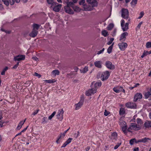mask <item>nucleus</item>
Here are the masks:
<instances>
[{
  "label": "nucleus",
  "instance_id": "393cba45",
  "mask_svg": "<svg viewBox=\"0 0 151 151\" xmlns=\"http://www.w3.org/2000/svg\"><path fill=\"white\" fill-rule=\"evenodd\" d=\"M145 98L147 99L150 97H151V93L150 92L148 91L145 93L144 94Z\"/></svg>",
  "mask_w": 151,
  "mask_h": 151
},
{
  "label": "nucleus",
  "instance_id": "4be33fe9",
  "mask_svg": "<svg viewBox=\"0 0 151 151\" xmlns=\"http://www.w3.org/2000/svg\"><path fill=\"white\" fill-rule=\"evenodd\" d=\"M69 0H67V7H71L73 8V6L74 5V4L73 2H68Z\"/></svg>",
  "mask_w": 151,
  "mask_h": 151
},
{
  "label": "nucleus",
  "instance_id": "c85d7f7f",
  "mask_svg": "<svg viewBox=\"0 0 151 151\" xmlns=\"http://www.w3.org/2000/svg\"><path fill=\"white\" fill-rule=\"evenodd\" d=\"M102 35L104 37H106L109 35L108 32L106 30H104L101 32Z\"/></svg>",
  "mask_w": 151,
  "mask_h": 151
},
{
  "label": "nucleus",
  "instance_id": "052dcab7",
  "mask_svg": "<svg viewBox=\"0 0 151 151\" xmlns=\"http://www.w3.org/2000/svg\"><path fill=\"white\" fill-rule=\"evenodd\" d=\"M112 136L114 137V138H116L117 137V134L116 133L114 132L112 134Z\"/></svg>",
  "mask_w": 151,
  "mask_h": 151
},
{
  "label": "nucleus",
  "instance_id": "a19ab883",
  "mask_svg": "<svg viewBox=\"0 0 151 151\" xmlns=\"http://www.w3.org/2000/svg\"><path fill=\"white\" fill-rule=\"evenodd\" d=\"M8 69V67H6L2 70L1 73V74L2 75H4L5 74L6 71Z\"/></svg>",
  "mask_w": 151,
  "mask_h": 151
},
{
  "label": "nucleus",
  "instance_id": "ea45409f",
  "mask_svg": "<svg viewBox=\"0 0 151 151\" xmlns=\"http://www.w3.org/2000/svg\"><path fill=\"white\" fill-rule=\"evenodd\" d=\"M4 4L6 6H8L9 4V0H2Z\"/></svg>",
  "mask_w": 151,
  "mask_h": 151
},
{
  "label": "nucleus",
  "instance_id": "2eb2a0df",
  "mask_svg": "<svg viewBox=\"0 0 151 151\" xmlns=\"http://www.w3.org/2000/svg\"><path fill=\"white\" fill-rule=\"evenodd\" d=\"M102 62L101 61H97L94 62L95 66L99 68H101L102 67Z\"/></svg>",
  "mask_w": 151,
  "mask_h": 151
},
{
  "label": "nucleus",
  "instance_id": "3c124183",
  "mask_svg": "<svg viewBox=\"0 0 151 151\" xmlns=\"http://www.w3.org/2000/svg\"><path fill=\"white\" fill-rule=\"evenodd\" d=\"M9 3L10 4V5H13L15 3L14 0H9Z\"/></svg>",
  "mask_w": 151,
  "mask_h": 151
},
{
  "label": "nucleus",
  "instance_id": "cd10ccee",
  "mask_svg": "<svg viewBox=\"0 0 151 151\" xmlns=\"http://www.w3.org/2000/svg\"><path fill=\"white\" fill-rule=\"evenodd\" d=\"M85 6H86V4H83V8L84 9V10L91 11L93 10V8H92L90 7H86Z\"/></svg>",
  "mask_w": 151,
  "mask_h": 151
},
{
  "label": "nucleus",
  "instance_id": "603ef678",
  "mask_svg": "<svg viewBox=\"0 0 151 151\" xmlns=\"http://www.w3.org/2000/svg\"><path fill=\"white\" fill-rule=\"evenodd\" d=\"M110 114V112L107 111L106 109H105V111L104 112V114L105 116H106L108 115L109 114Z\"/></svg>",
  "mask_w": 151,
  "mask_h": 151
},
{
  "label": "nucleus",
  "instance_id": "e2e57ef3",
  "mask_svg": "<svg viewBox=\"0 0 151 151\" xmlns=\"http://www.w3.org/2000/svg\"><path fill=\"white\" fill-rule=\"evenodd\" d=\"M134 143H137L140 142L139 139L137 140L136 139L134 138Z\"/></svg>",
  "mask_w": 151,
  "mask_h": 151
},
{
  "label": "nucleus",
  "instance_id": "338daca9",
  "mask_svg": "<svg viewBox=\"0 0 151 151\" xmlns=\"http://www.w3.org/2000/svg\"><path fill=\"white\" fill-rule=\"evenodd\" d=\"M139 148L138 147H135L133 150L134 151H139Z\"/></svg>",
  "mask_w": 151,
  "mask_h": 151
},
{
  "label": "nucleus",
  "instance_id": "c9c22d12",
  "mask_svg": "<svg viewBox=\"0 0 151 151\" xmlns=\"http://www.w3.org/2000/svg\"><path fill=\"white\" fill-rule=\"evenodd\" d=\"M48 4L51 5L52 6L55 2H54V0H46Z\"/></svg>",
  "mask_w": 151,
  "mask_h": 151
},
{
  "label": "nucleus",
  "instance_id": "0eeeda50",
  "mask_svg": "<svg viewBox=\"0 0 151 151\" xmlns=\"http://www.w3.org/2000/svg\"><path fill=\"white\" fill-rule=\"evenodd\" d=\"M110 74L109 71H106L101 74V79L102 81L106 80L108 78Z\"/></svg>",
  "mask_w": 151,
  "mask_h": 151
},
{
  "label": "nucleus",
  "instance_id": "09e8293b",
  "mask_svg": "<svg viewBox=\"0 0 151 151\" xmlns=\"http://www.w3.org/2000/svg\"><path fill=\"white\" fill-rule=\"evenodd\" d=\"M140 16L138 18V19H140L144 15V13L143 12H141L140 13Z\"/></svg>",
  "mask_w": 151,
  "mask_h": 151
},
{
  "label": "nucleus",
  "instance_id": "a878e982",
  "mask_svg": "<svg viewBox=\"0 0 151 151\" xmlns=\"http://www.w3.org/2000/svg\"><path fill=\"white\" fill-rule=\"evenodd\" d=\"M24 123V122H23V121H20V122L19 124L17 127V129L18 130L20 129Z\"/></svg>",
  "mask_w": 151,
  "mask_h": 151
},
{
  "label": "nucleus",
  "instance_id": "6ab92c4d",
  "mask_svg": "<svg viewBox=\"0 0 151 151\" xmlns=\"http://www.w3.org/2000/svg\"><path fill=\"white\" fill-rule=\"evenodd\" d=\"M144 125L145 128L151 127V121H146L145 122Z\"/></svg>",
  "mask_w": 151,
  "mask_h": 151
},
{
  "label": "nucleus",
  "instance_id": "0e129e2a",
  "mask_svg": "<svg viewBox=\"0 0 151 151\" xmlns=\"http://www.w3.org/2000/svg\"><path fill=\"white\" fill-rule=\"evenodd\" d=\"M4 9V7H3V5L0 4V10H2Z\"/></svg>",
  "mask_w": 151,
  "mask_h": 151
},
{
  "label": "nucleus",
  "instance_id": "f3484780",
  "mask_svg": "<svg viewBox=\"0 0 151 151\" xmlns=\"http://www.w3.org/2000/svg\"><path fill=\"white\" fill-rule=\"evenodd\" d=\"M66 133V131H64V132L63 134H61L59 137L58 138L57 140L56 141V142L57 143H59V141L60 139H62L63 138L65 135V134Z\"/></svg>",
  "mask_w": 151,
  "mask_h": 151
},
{
  "label": "nucleus",
  "instance_id": "774afa93",
  "mask_svg": "<svg viewBox=\"0 0 151 151\" xmlns=\"http://www.w3.org/2000/svg\"><path fill=\"white\" fill-rule=\"evenodd\" d=\"M32 58L34 60H35V61H37V60H38V58H37L36 57H33Z\"/></svg>",
  "mask_w": 151,
  "mask_h": 151
},
{
  "label": "nucleus",
  "instance_id": "864d4df0",
  "mask_svg": "<svg viewBox=\"0 0 151 151\" xmlns=\"http://www.w3.org/2000/svg\"><path fill=\"white\" fill-rule=\"evenodd\" d=\"M19 62H18L12 68V69H16L19 65Z\"/></svg>",
  "mask_w": 151,
  "mask_h": 151
},
{
  "label": "nucleus",
  "instance_id": "a211bd4d",
  "mask_svg": "<svg viewBox=\"0 0 151 151\" xmlns=\"http://www.w3.org/2000/svg\"><path fill=\"white\" fill-rule=\"evenodd\" d=\"M128 35V33L127 32H125L123 33H122L120 37V41H122L123 39H124V41L125 40L126 38V36H127Z\"/></svg>",
  "mask_w": 151,
  "mask_h": 151
},
{
  "label": "nucleus",
  "instance_id": "a18cd8bd",
  "mask_svg": "<svg viewBox=\"0 0 151 151\" xmlns=\"http://www.w3.org/2000/svg\"><path fill=\"white\" fill-rule=\"evenodd\" d=\"M114 38H112L110 39V41H109L107 43V44L108 45H111L112 42L113 41H114Z\"/></svg>",
  "mask_w": 151,
  "mask_h": 151
},
{
  "label": "nucleus",
  "instance_id": "680f3d73",
  "mask_svg": "<svg viewBox=\"0 0 151 151\" xmlns=\"http://www.w3.org/2000/svg\"><path fill=\"white\" fill-rule=\"evenodd\" d=\"M4 122L3 121L1 120L0 121V127H1L3 126V124L4 123Z\"/></svg>",
  "mask_w": 151,
  "mask_h": 151
},
{
  "label": "nucleus",
  "instance_id": "e433bc0d",
  "mask_svg": "<svg viewBox=\"0 0 151 151\" xmlns=\"http://www.w3.org/2000/svg\"><path fill=\"white\" fill-rule=\"evenodd\" d=\"M137 122L138 124V125H139L142 124L143 123L142 120L139 118H137Z\"/></svg>",
  "mask_w": 151,
  "mask_h": 151
},
{
  "label": "nucleus",
  "instance_id": "7ed1b4c3",
  "mask_svg": "<svg viewBox=\"0 0 151 151\" xmlns=\"http://www.w3.org/2000/svg\"><path fill=\"white\" fill-rule=\"evenodd\" d=\"M84 100V97L83 95H82L80 98V100L79 102L75 104L76 106L75 109L77 110L80 108L83 105Z\"/></svg>",
  "mask_w": 151,
  "mask_h": 151
},
{
  "label": "nucleus",
  "instance_id": "37998d69",
  "mask_svg": "<svg viewBox=\"0 0 151 151\" xmlns=\"http://www.w3.org/2000/svg\"><path fill=\"white\" fill-rule=\"evenodd\" d=\"M137 0H132L130 4L131 5H135L137 4Z\"/></svg>",
  "mask_w": 151,
  "mask_h": 151
},
{
  "label": "nucleus",
  "instance_id": "8fccbe9b",
  "mask_svg": "<svg viewBox=\"0 0 151 151\" xmlns=\"http://www.w3.org/2000/svg\"><path fill=\"white\" fill-rule=\"evenodd\" d=\"M134 143V138L130 140L129 143L131 145H133Z\"/></svg>",
  "mask_w": 151,
  "mask_h": 151
},
{
  "label": "nucleus",
  "instance_id": "7c9ffc66",
  "mask_svg": "<svg viewBox=\"0 0 151 151\" xmlns=\"http://www.w3.org/2000/svg\"><path fill=\"white\" fill-rule=\"evenodd\" d=\"M52 73L55 75V76L56 75H59L60 72L58 70H53L52 72Z\"/></svg>",
  "mask_w": 151,
  "mask_h": 151
},
{
  "label": "nucleus",
  "instance_id": "c03bdc74",
  "mask_svg": "<svg viewBox=\"0 0 151 151\" xmlns=\"http://www.w3.org/2000/svg\"><path fill=\"white\" fill-rule=\"evenodd\" d=\"M55 111L53 112L49 117L48 119L50 120H51L55 115Z\"/></svg>",
  "mask_w": 151,
  "mask_h": 151
},
{
  "label": "nucleus",
  "instance_id": "4c0bfd02",
  "mask_svg": "<svg viewBox=\"0 0 151 151\" xmlns=\"http://www.w3.org/2000/svg\"><path fill=\"white\" fill-rule=\"evenodd\" d=\"M125 113V111L124 108H121L120 109L119 111V114L120 115H123Z\"/></svg>",
  "mask_w": 151,
  "mask_h": 151
},
{
  "label": "nucleus",
  "instance_id": "423d86ee",
  "mask_svg": "<svg viewBox=\"0 0 151 151\" xmlns=\"http://www.w3.org/2000/svg\"><path fill=\"white\" fill-rule=\"evenodd\" d=\"M97 89L94 88H92L90 89H89L86 92V95L87 96H91V94H94L96 92Z\"/></svg>",
  "mask_w": 151,
  "mask_h": 151
},
{
  "label": "nucleus",
  "instance_id": "72a5a7b5",
  "mask_svg": "<svg viewBox=\"0 0 151 151\" xmlns=\"http://www.w3.org/2000/svg\"><path fill=\"white\" fill-rule=\"evenodd\" d=\"M127 129V125H125V126H123L122 128V131L124 132V134H127V132L126 131V129Z\"/></svg>",
  "mask_w": 151,
  "mask_h": 151
},
{
  "label": "nucleus",
  "instance_id": "6e6d98bb",
  "mask_svg": "<svg viewBox=\"0 0 151 151\" xmlns=\"http://www.w3.org/2000/svg\"><path fill=\"white\" fill-rule=\"evenodd\" d=\"M116 29H114V30L113 31V32L112 34V35L113 37L115 36V35H116Z\"/></svg>",
  "mask_w": 151,
  "mask_h": 151
},
{
  "label": "nucleus",
  "instance_id": "1a4fd4ad",
  "mask_svg": "<svg viewBox=\"0 0 151 151\" xmlns=\"http://www.w3.org/2000/svg\"><path fill=\"white\" fill-rule=\"evenodd\" d=\"M105 65L107 68L110 70H113L115 68L114 65L109 61H107L106 62Z\"/></svg>",
  "mask_w": 151,
  "mask_h": 151
},
{
  "label": "nucleus",
  "instance_id": "dca6fc26",
  "mask_svg": "<svg viewBox=\"0 0 151 151\" xmlns=\"http://www.w3.org/2000/svg\"><path fill=\"white\" fill-rule=\"evenodd\" d=\"M38 32L37 30H35L33 29L32 32L29 34L30 36L32 37H34L37 36L38 34Z\"/></svg>",
  "mask_w": 151,
  "mask_h": 151
},
{
  "label": "nucleus",
  "instance_id": "473e14b6",
  "mask_svg": "<svg viewBox=\"0 0 151 151\" xmlns=\"http://www.w3.org/2000/svg\"><path fill=\"white\" fill-rule=\"evenodd\" d=\"M88 67L85 66L82 70H81V73H85L88 71Z\"/></svg>",
  "mask_w": 151,
  "mask_h": 151
},
{
  "label": "nucleus",
  "instance_id": "6e6552de",
  "mask_svg": "<svg viewBox=\"0 0 151 151\" xmlns=\"http://www.w3.org/2000/svg\"><path fill=\"white\" fill-rule=\"evenodd\" d=\"M129 128L131 129L134 130L136 131H137L140 130L141 129L139 125H137L135 123H132L129 127Z\"/></svg>",
  "mask_w": 151,
  "mask_h": 151
},
{
  "label": "nucleus",
  "instance_id": "f257e3e1",
  "mask_svg": "<svg viewBox=\"0 0 151 151\" xmlns=\"http://www.w3.org/2000/svg\"><path fill=\"white\" fill-rule=\"evenodd\" d=\"M61 7V4L55 2L52 6H51L50 8L52 9L53 11L58 12L60 11Z\"/></svg>",
  "mask_w": 151,
  "mask_h": 151
},
{
  "label": "nucleus",
  "instance_id": "13d9d810",
  "mask_svg": "<svg viewBox=\"0 0 151 151\" xmlns=\"http://www.w3.org/2000/svg\"><path fill=\"white\" fill-rule=\"evenodd\" d=\"M104 48H103L102 50L98 51L97 53V54L98 55H99V54L101 53L104 52Z\"/></svg>",
  "mask_w": 151,
  "mask_h": 151
},
{
  "label": "nucleus",
  "instance_id": "ddd939ff",
  "mask_svg": "<svg viewBox=\"0 0 151 151\" xmlns=\"http://www.w3.org/2000/svg\"><path fill=\"white\" fill-rule=\"evenodd\" d=\"M25 58V56L23 55H19L14 57V60L15 61L23 60Z\"/></svg>",
  "mask_w": 151,
  "mask_h": 151
},
{
  "label": "nucleus",
  "instance_id": "f704fd0d",
  "mask_svg": "<svg viewBox=\"0 0 151 151\" xmlns=\"http://www.w3.org/2000/svg\"><path fill=\"white\" fill-rule=\"evenodd\" d=\"M101 85V82H97L94 84V87L96 88L97 86H100Z\"/></svg>",
  "mask_w": 151,
  "mask_h": 151
},
{
  "label": "nucleus",
  "instance_id": "69168bd1",
  "mask_svg": "<svg viewBox=\"0 0 151 151\" xmlns=\"http://www.w3.org/2000/svg\"><path fill=\"white\" fill-rule=\"evenodd\" d=\"M142 22H140L138 25L137 26V28H140V27H141V25L142 24Z\"/></svg>",
  "mask_w": 151,
  "mask_h": 151
},
{
  "label": "nucleus",
  "instance_id": "5701e85b",
  "mask_svg": "<svg viewBox=\"0 0 151 151\" xmlns=\"http://www.w3.org/2000/svg\"><path fill=\"white\" fill-rule=\"evenodd\" d=\"M151 54V50L149 52L148 51H144L143 54L141 56V57L143 58L144 56H146L147 55Z\"/></svg>",
  "mask_w": 151,
  "mask_h": 151
},
{
  "label": "nucleus",
  "instance_id": "49530a36",
  "mask_svg": "<svg viewBox=\"0 0 151 151\" xmlns=\"http://www.w3.org/2000/svg\"><path fill=\"white\" fill-rule=\"evenodd\" d=\"M45 81L47 83H52L55 82V81H54L53 80H46Z\"/></svg>",
  "mask_w": 151,
  "mask_h": 151
},
{
  "label": "nucleus",
  "instance_id": "bf43d9fd",
  "mask_svg": "<svg viewBox=\"0 0 151 151\" xmlns=\"http://www.w3.org/2000/svg\"><path fill=\"white\" fill-rule=\"evenodd\" d=\"M35 76H37L38 78H40L41 77V75L37 73H35Z\"/></svg>",
  "mask_w": 151,
  "mask_h": 151
},
{
  "label": "nucleus",
  "instance_id": "bb28decb",
  "mask_svg": "<svg viewBox=\"0 0 151 151\" xmlns=\"http://www.w3.org/2000/svg\"><path fill=\"white\" fill-rule=\"evenodd\" d=\"M150 140V139L148 138H144L139 139L140 142L143 143H145L147 142L148 140Z\"/></svg>",
  "mask_w": 151,
  "mask_h": 151
},
{
  "label": "nucleus",
  "instance_id": "4d7b16f0",
  "mask_svg": "<svg viewBox=\"0 0 151 151\" xmlns=\"http://www.w3.org/2000/svg\"><path fill=\"white\" fill-rule=\"evenodd\" d=\"M39 111V109H37L36 111H34L33 113L32 114V115H35L36 114L38 111Z\"/></svg>",
  "mask_w": 151,
  "mask_h": 151
},
{
  "label": "nucleus",
  "instance_id": "de8ad7c7",
  "mask_svg": "<svg viewBox=\"0 0 151 151\" xmlns=\"http://www.w3.org/2000/svg\"><path fill=\"white\" fill-rule=\"evenodd\" d=\"M85 2V0H81V1L79 2V4L80 5H83V4H84Z\"/></svg>",
  "mask_w": 151,
  "mask_h": 151
},
{
  "label": "nucleus",
  "instance_id": "9b49d317",
  "mask_svg": "<svg viewBox=\"0 0 151 151\" xmlns=\"http://www.w3.org/2000/svg\"><path fill=\"white\" fill-rule=\"evenodd\" d=\"M142 98V95L140 93H137L134 96V101L136 102L139 101Z\"/></svg>",
  "mask_w": 151,
  "mask_h": 151
},
{
  "label": "nucleus",
  "instance_id": "58836bf2",
  "mask_svg": "<svg viewBox=\"0 0 151 151\" xmlns=\"http://www.w3.org/2000/svg\"><path fill=\"white\" fill-rule=\"evenodd\" d=\"M113 91L116 93H119L120 92L122 91L121 90H120L119 88H117V87H114L113 88Z\"/></svg>",
  "mask_w": 151,
  "mask_h": 151
},
{
  "label": "nucleus",
  "instance_id": "20e7f679",
  "mask_svg": "<svg viewBox=\"0 0 151 151\" xmlns=\"http://www.w3.org/2000/svg\"><path fill=\"white\" fill-rule=\"evenodd\" d=\"M122 17L123 18L127 19L129 18V11L127 9L123 8L122 10Z\"/></svg>",
  "mask_w": 151,
  "mask_h": 151
},
{
  "label": "nucleus",
  "instance_id": "412c9836",
  "mask_svg": "<svg viewBox=\"0 0 151 151\" xmlns=\"http://www.w3.org/2000/svg\"><path fill=\"white\" fill-rule=\"evenodd\" d=\"M114 44V42L111 45H110L107 51L108 53L110 54L111 52Z\"/></svg>",
  "mask_w": 151,
  "mask_h": 151
},
{
  "label": "nucleus",
  "instance_id": "f8f14e48",
  "mask_svg": "<svg viewBox=\"0 0 151 151\" xmlns=\"http://www.w3.org/2000/svg\"><path fill=\"white\" fill-rule=\"evenodd\" d=\"M118 45L121 50H124L127 46V44L125 42H122L118 44Z\"/></svg>",
  "mask_w": 151,
  "mask_h": 151
},
{
  "label": "nucleus",
  "instance_id": "b1692460",
  "mask_svg": "<svg viewBox=\"0 0 151 151\" xmlns=\"http://www.w3.org/2000/svg\"><path fill=\"white\" fill-rule=\"evenodd\" d=\"M67 13L70 14H74V12L69 7H67Z\"/></svg>",
  "mask_w": 151,
  "mask_h": 151
},
{
  "label": "nucleus",
  "instance_id": "9d476101",
  "mask_svg": "<svg viewBox=\"0 0 151 151\" xmlns=\"http://www.w3.org/2000/svg\"><path fill=\"white\" fill-rule=\"evenodd\" d=\"M126 106L129 108L136 109L137 107V105L135 103L133 102H129L126 103Z\"/></svg>",
  "mask_w": 151,
  "mask_h": 151
},
{
  "label": "nucleus",
  "instance_id": "2f4dec72",
  "mask_svg": "<svg viewBox=\"0 0 151 151\" xmlns=\"http://www.w3.org/2000/svg\"><path fill=\"white\" fill-rule=\"evenodd\" d=\"M33 29L37 31L38 29L39 26L37 24H33Z\"/></svg>",
  "mask_w": 151,
  "mask_h": 151
},
{
  "label": "nucleus",
  "instance_id": "79ce46f5",
  "mask_svg": "<svg viewBox=\"0 0 151 151\" xmlns=\"http://www.w3.org/2000/svg\"><path fill=\"white\" fill-rule=\"evenodd\" d=\"M146 47L147 48H151V42H148L146 45Z\"/></svg>",
  "mask_w": 151,
  "mask_h": 151
},
{
  "label": "nucleus",
  "instance_id": "f03ea898",
  "mask_svg": "<svg viewBox=\"0 0 151 151\" xmlns=\"http://www.w3.org/2000/svg\"><path fill=\"white\" fill-rule=\"evenodd\" d=\"M130 19L129 18L128 19V22H127L125 23V25H124L125 21L124 20L122 19L121 20V26L122 27V29L123 31H127L129 29V23Z\"/></svg>",
  "mask_w": 151,
  "mask_h": 151
},
{
  "label": "nucleus",
  "instance_id": "4468645a",
  "mask_svg": "<svg viewBox=\"0 0 151 151\" xmlns=\"http://www.w3.org/2000/svg\"><path fill=\"white\" fill-rule=\"evenodd\" d=\"M63 113L64 111L62 109L59 110L57 115V118L60 120H62L63 119Z\"/></svg>",
  "mask_w": 151,
  "mask_h": 151
},
{
  "label": "nucleus",
  "instance_id": "39448f33",
  "mask_svg": "<svg viewBox=\"0 0 151 151\" xmlns=\"http://www.w3.org/2000/svg\"><path fill=\"white\" fill-rule=\"evenodd\" d=\"M98 0H86V2L88 4L90 5L92 7H97L98 6V3L97 1Z\"/></svg>",
  "mask_w": 151,
  "mask_h": 151
},
{
  "label": "nucleus",
  "instance_id": "5fc2aeb1",
  "mask_svg": "<svg viewBox=\"0 0 151 151\" xmlns=\"http://www.w3.org/2000/svg\"><path fill=\"white\" fill-rule=\"evenodd\" d=\"M73 139L72 138H69L67 140V145L70 143L71 141Z\"/></svg>",
  "mask_w": 151,
  "mask_h": 151
},
{
  "label": "nucleus",
  "instance_id": "c756f323",
  "mask_svg": "<svg viewBox=\"0 0 151 151\" xmlns=\"http://www.w3.org/2000/svg\"><path fill=\"white\" fill-rule=\"evenodd\" d=\"M114 27V24L113 23L110 24L107 27V29L109 30H111Z\"/></svg>",
  "mask_w": 151,
  "mask_h": 151
},
{
  "label": "nucleus",
  "instance_id": "aec40b11",
  "mask_svg": "<svg viewBox=\"0 0 151 151\" xmlns=\"http://www.w3.org/2000/svg\"><path fill=\"white\" fill-rule=\"evenodd\" d=\"M72 8L74 11L76 12H79L81 10V9L78 6H75V5L73 6Z\"/></svg>",
  "mask_w": 151,
  "mask_h": 151
}]
</instances>
